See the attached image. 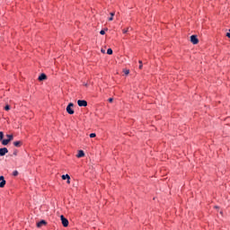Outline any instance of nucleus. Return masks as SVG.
I'll return each mask as SVG.
<instances>
[{
    "instance_id": "obj_1",
    "label": "nucleus",
    "mask_w": 230,
    "mask_h": 230,
    "mask_svg": "<svg viewBox=\"0 0 230 230\" xmlns=\"http://www.w3.org/2000/svg\"><path fill=\"white\" fill-rule=\"evenodd\" d=\"M6 137L7 139L2 140V145H4V146H6L10 141H13V135H6Z\"/></svg>"
},
{
    "instance_id": "obj_2",
    "label": "nucleus",
    "mask_w": 230,
    "mask_h": 230,
    "mask_svg": "<svg viewBox=\"0 0 230 230\" xmlns=\"http://www.w3.org/2000/svg\"><path fill=\"white\" fill-rule=\"evenodd\" d=\"M73 107H75V104L73 102H70L66 107V112H68L69 114H75Z\"/></svg>"
},
{
    "instance_id": "obj_3",
    "label": "nucleus",
    "mask_w": 230,
    "mask_h": 230,
    "mask_svg": "<svg viewBox=\"0 0 230 230\" xmlns=\"http://www.w3.org/2000/svg\"><path fill=\"white\" fill-rule=\"evenodd\" d=\"M61 218V222L64 227H67V226H69V220H67V218H66L64 216H60Z\"/></svg>"
},
{
    "instance_id": "obj_4",
    "label": "nucleus",
    "mask_w": 230,
    "mask_h": 230,
    "mask_svg": "<svg viewBox=\"0 0 230 230\" xmlns=\"http://www.w3.org/2000/svg\"><path fill=\"white\" fill-rule=\"evenodd\" d=\"M77 105H79V107H87V101L78 100L77 101Z\"/></svg>"
},
{
    "instance_id": "obj_5",
    "label": "nucleus",
    "mask_w": 230,
    "mask_h": 230,
    "mask_svg": "<svg viewBox=\"0 0 230 230\" xmlns=\"http://www.w3.org/2000/svg\"><path fill=\"white\" fill-rule=\"evenodd\" d=\"M190 42H192L193 44H199V39L196 35L190 36Z\"/></svg>"
},
{
    "instance_id": "obj_6",
    "label": "nucleus",
    "mask_w": 230,
    "mask_h": 230,
    "mask_svg": "<svg viewBox=\"0 0 230 230\" xmlns=\"http://www.w3.org/2000/svg\"><path fill=\"white\" fill-rule=\"evenodd\" d=\"M6 154H8V148L4 147V148H0V155H6Z\"/></svg>"
},
{
    "instance_id": "obj_7",
    "label": "nucleus",
    "mask_w": 230,
    "mask_h": 230,
    "mask_svg": "<svg viewBox=\"0 0 230 230\" xmlns=\"http://www.w3.org/2000/svg\"><path fill=\"white\" fill-rule=\"evenodd\" d=\"M0 181H2L0 182V188H3L4 186L6 185V181L4 180V176H0Z\"/></svg>"
},
{
    "instance_id": "obj_8",
    "label": "nucleus",
    "mask_w": 230,
    "mask_h": 230,
    "mask_svg": "<svg viewBox=\"0 0 230 230\" xmlns=\"http://www.w3.org/2000/svg\"><path fill=\"white\" fill-rule=\"evenodd\" d=\"M48 79V75H46V74H41L40 76H39V78H38V80L40 81V82H42V80H47Z\"/></svg>"
},
{
    "instance_id": "obj_9",
    "label": "nucleus",
    "mask_w": 230,
    "mask_h": 230,
    "mask_svg": "<svg viewBox=\"0 0 230 230\" xmlns=\"http://www.w3.org/2000/svg\"><path fill=\"white\" fill-rule=\"evenodd\" d=\"M13 145L16 146V148H20V146H22V141H14Z\"/></svg>"
},
{
    "instance_id": "obj_10",
    "label": "nucleus",
    "mask_w": 230,
    "mask_h": 230,
    "mask_svg": "<svg viewBox=\"0 0 230 230\" xmlns=\"http://www.w3.org/2000/svg\"><path fill=\"white\" fill-rule=\"evenodd\" d=\"M84 156H85V153H84L83 150H79L78 154L76 155V157L80 158Z\"/></svg>"
},
{
    "instance_id": "obj_11",
    "label": "nucleus",
    "mask_w": 230,
    "mask_h": 230,
    "mask_svg": "<svg viewBox=\"0 0 230 230\" xmlns=\"http://www.w3.org/2000/svg\"><path fill=\"white\" fill-rule=\"evenodd\" d=\"M42 226H46V221L41 220L39 223H37V227H42Z\"/></svg>"
},
{
    "instance_id": "obj_12",
    "label": "nucleus",
    "mask_w": 230,
    "mask_h": 230,
    "mask_svg": "<svg viewBox=\"0 0 230 230\" xmlns=\"http://www.w3.org/2000/svg\"><path fill=\"white\" fill-rule=\"evenodd\" d=\"M61 177H62L63 181H66V179H67V180H70V179H71V177L69 176V174H63Z\"/></svg>"
},
{
    "instance_id": "obj_13",
    "label": "nucleus",
    "mask_w": 230,
    "mask_h": 230,
    "mask_svg": "<svg viewBox=\"0 0 230 230\" xmlns=\"http://www.w3.org/2000/svg\"><path fill=\"white\" fill-rule=\"evenodd\" d=\"M111 17L109 18V21H114V15H116V13H111Z\"/></svg>"
},
{
    "instance_id": "obj_14",
    "label": "nucleus",
    "mask_w": 230,
    "mask_h": 230,
    "mask_svg": "<svg viewBox=\"0 0 230 230\" xmlns=\"http://www.w3.org/2000/svg\"><path fill=\"white\" fill-rule=\"evenodd\" d=\"M4 137V133L3 131H0V141Z\"/></svg>"
},
{
    "instance_id": "obj_15",
    "label": "nucleus",
    "mask_w": 230,
    "mask_h": 230,
    "mask_svg": "<svg viewBox=\"0 0 230 230\" xmlns=\"http://www.w3.org/2000/svg\"><path fill=\"white\" fill-rule=\"evenodd\" d=\"M138 64H140L139 66H138L139 69H143V61L139 60Z\"/></svg>"
},
{
    "instance_id": "obj_16",
    "label": "nucleus",
    "mask_w": 230,
    "mask_h": 230,
    "mask_svg": "<svg viewBox=\"0 0 230 230\" xmlns=\"http://www.w3.org/2000/svg\"><path fill=\"white\" fill-rule=\"evenodd\" d=\"M107 55H112V49H108Z\"/></svg>"
},
{
    "instance_id": "obj_17",
    "label": "nucleus",
    "mask_w": 230,
    "mask_h": 230,
    "mask_svg": "<svg viewBox=\"0 0 230 230\" xmlns=\"http://www.w3.org/2000/svg\"><path fill=\"white\" fill-rule=\"evenodd\" d=\"M13 175L14 177H17V175H19V172L18 171H13Z\"/></svg>"
},
{
    "instance_id": "obj_18",
    "label": "nucleus",
    "mask_w": 230,
    "mask_h": 230,
    "mask_svg": "<svg viewBox=\"0 0 230 230\" xmlns=\"http://www.w3.org/2000/svg\"><path fill=\"white\" fill-rule=\"evenodd\" d=\"M4 111H10V105H6V106L4 107Z\"/></svg>"
},
{
    "instance_id": "obj_19",
    "label": "nucleus",
    "mask_w": 230,
    "mask_h": 230,
    "mask_svg": "<svg viewBox=\"0 0 230 230\" xmlns=\"http://www.w3.org/2000/svg\"><path fill=\"white\" fill-rule=\"evenodd\" d=\"M19 153V151H17V149H15L13 153V155H17V154Z\"/></svg>"
},
{
    "instance_id": "obj_20",
    "label": "nucleus",
    "mask_w": 230,
    "mask_h": 230,
    "mask_svg": "<svg viewBox=\"0 0 230 230\" xmlns=\"http://www.w3.org/2000/svg\"><path fill=\"white\" fill-rule=\"evenodd\" d=\"M130 73V70H124L125 75H128Z\"/></svg>"
},
{
    "instance_id": "obj_21",
    "label": "nucleus",
    "mask_w": 230,
    "mask_h": 230,
    "mask_svg": "<svg viewBox=\"0 0 230 230\" xmlns=\"http://www.w3.org/2000/svg\"><path fill=\"white\" fill-rule=\"evenodd\" d=\"M96 136V133L90 134V137H94Z\"/></svg>"
},
{
    "instance_id": "obj_22",
    "label": "nucleus",
    "mask_w": 230,
    "mask_h": 230,
    "mask_svg": "<svg viewBox=\"0 0 230 230\" xmlns=\"http://www.w3.org/2000/svg\"><path fill=\"white\" fill-rule=\"evenodd\" d=\"M122 31L123 33H128V28L127 30L124 29Z\"/></svg>"
},
{
    "instance_id": "obj_23",
    "label": "nucleus",
    "mask_w": 230,
    "mask_h": 230,
    "mask_svg": "<svg viewBox=\"0 0 230 230\" xmlns=\"http://www.w3.org/2000/svg\"><path fill=\"white\" fill-rule=\"evenodd\" d=\"M100 33H101V35H105V31L102 30V31H100Z\"/></svg>"
},
{
    "instance_id": "obj_24",
    "label": "nucleus",
    "mask_w": 230,
    "mask_h": 230,
    "mask_svg": "<svg viewBox=\"0 0 230 230\" xmlns=\"http://www.w3.org/2000/svg\"><path fill=\"white\" fill-rule=\"evenodd\" d=\"M226 37H228V39H230V29H229V32L226 33Z\"/></svg>"
},
{
    "instance_id": "obj_25",
    "label": "nucleus",
    "mask_w": 230,
    "mask_h": 230,
    "mask_svg": "<svg viewBox=\"0 0 230 230\" xmlns=\"http://www.w3.org/2000/svg\"><path fill=\"white\" fill-rule=\"evenodd\" d=\"M108 102H110V103H112L113 99H112V98H110V99L108 100Z\"/></svg>"
},
{
    "instance_id": "obj_26",
    "label": "nucleus",
    "mask_w": 230,
    "mask_h": 230,
    "mask_svg": "<svg viewBox=\"0 0 230 230\" xmlns=\"http://www.w3.org/2000/svg\"><path fill=\"white\" fill-rule=\"evenodd\" d=\"M101 51H102V53H105V49H103Z\"/></svg>"
},
{
    "instance_id": "obj_27",
    "label": "nucleus",
    "mask_w": 230,
    "mask_h": 230,
    "mask_svg": "<svg viewBox=\"0 0 230 230\" xmlns=\"http://www.w3.org/2000/svg\"><path fill=\"white\" fill-rule=\"evenodd\" d=\"M66 182H67V184H70V183H71V181L67 180V181H66Z\"/></svg>"
}]
</instances>
